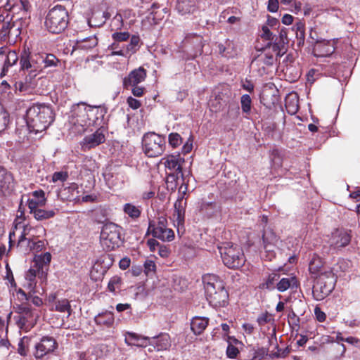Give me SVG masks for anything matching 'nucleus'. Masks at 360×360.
Segmentation results:
<instances>
[{"instance_id": "nucleus-20", "label": "nucleus", "mask_w": 360, "mask_h": 360, "mask_svg": "<svg viewBox=\"0 0 360 360\" xmlns=\"http://www.w3.org/2000/svg\"><path fill=\"white\" fill-rule=\"evenodd\" d=\"M40 268L41 267L34 264V266H32L26 274L25 278L28 281L27 286L31 290L34 288V281L37 276L39 278L45 277V274L41 275V270Z\"/></svg>"}, {"instance_id": "nucleus-61", "label": "nucleus", "mask_w": 360, "mask_h": 360, "mask_svg": "<svg viewBox=\"0 0 360 360\" xmlns=\"http://www.w3.org/2000/svg\"><path fill=\"white\" fill-rule=\"evenodd\" d=\"M30 227H28L27 226L25 225L23 226V231L18 239V247H21L22 245V243L27 240L26 238V236L28 234V231H30Z\"/></svg>"}, {"instance_id": "nucleus-59", "label": "nucleus", "mask_w": 360, "mask_h": 360, "mask_svg": "<svg viewBox=\"0 0 360 360\" xmlns=\"http://www.w3.org/2000/svg\"><path fill=\"white\" fill-rule=\"evenodd\" d=\"M68 191V192H76V195L74 193L72 194V196H68L70 200H75L78 197L79 191H78V186L77 184H72L69 187L65 188L63 191Z\"/></svg>"}, {"instance_id": "nucleus-55", "label": "nucleus", "mask_w": 360, "mask_h": 360, "mask_svg": "<svg viewBox=\"0 0 360 360\" xmlns=\"http://www.w3.org/2000/svg\"><path fill=\"white\" fill-rule=\"evenodd\" d=\"M169 144L175 148L181 143V138L177 133H172L169 135Z\"/></svg>"}, {"instance_id": "nucleus-54", "label": "nucleus", "mask_w": 360, "mask_h": 360, "mask_svg": "<svg viewBox=\"0 0 360 360\" xmlns=\"http://www.w3.org/2000/svg\"><path fill=\"white\" fill-rule=\"evenodd\" d=\"M112 37L115 40V41H126L129 39L130 34L128 32H115L112 34Z\"/></svg>"}, {"instance_id": "nucleus-18", "label": "nucleus", "mask_w": 360, "mask_h": 360, "mask_svg": "<svg viewBox=\"0 0 360 360\" xmlns=\"http://www.w3.org/2000/svg\"><path fill=\"white\" fill-rule=\"evenodd\" d=\"M299 285L297 279L295 276H288L286 278H282L276 283V288L279 292H284L288 289L296 290Z\"/></svg>"}, {"instance_id": "nucleus-32", "label": "nucleus", "mask_w": 360, "mask_h": 360, "mask_svg": "<svg viewBox=\"0 0 360 360\" xmlns=\"http://www.w3.org/2000/svg\"><path fill=\"white\" fill-rule=\"evenodd\" d=\"M12 180V174L4 167L0 166V191L6 186H8Z\"/></svg>"}, {"instance_id": "nucleus-5", "label": "nucleus", "mask_w": 360, "mask_h": 360, "mask_svg": "<svg viewBox=\"0 0 360 360\" xmlns=\"http://www.w3.org/2000/svg\"><path fill=\"white\" fill-rule=\"evenodd\" d=\"M336 277L331 271H324L317 277L313 285L312 294L316 300H323L334 289Z\"/></svg>"}, {"instance_id": "nucleus-44", "label": "nucleus", "mask_w": 360, "mask_h": 360, "mask_svg": "<svg viewBox=\"0 0 360 360\" xmlns=\"http://www.w3.org/2000/svg\"><path fill=\"white\" fill-rule=\"evenodd\" d=\"M44 68L49 67H56L59 63V60L53 54H43Z\"/></svg>"}, {"instance_id": "nucleus-52", "label": "nucleus", "mask_w": 360, "mask_h": 360, "mask_svg": "<svg viewBox=\"0 0 360 360\" xmlns=\"http://www.w3.org/2000/svg\"><path fill=\"white\" fill-rule=\"evenodd\" d=\"M203 280H204V283H205V288L209 285H214V288H216V285L218 282H222V281H221L217 276L214 275V274L208 275V276H205L203 278Z\"/></svg>"}, {"instance_id": "nucleus-45", "label": "nucleus", "mask_w": 360, "mask_h": 360, "mask_svg": "<svg viewBox=\"0 0 360 360\" xmlns=\"http://www.w3.org/2000/svg\"><path fill=\"white\" fill-rule=\"evenodd\" d=\"M241 109L243 112L249 114L251 110L252 100L248 94H244L240 98Z\"/></svg>"}, {"instance_id": "nucleus-46", "label": "nucleus", "mask_w": 360, "mask_h": 360, "mask_svg": "<svg viewBox=\"0 0 360 360\" xmlns=\"http://www.w3.org/2000/svg\"><path fill=\"white\" fill-rule=\"evenodd\" d=\"M46 203V198L39 200L30 199L28 200V208L31 214L34 213V210H38L40 206H44Z\"/></svg>"}, {"instance_id": "nucleus-28", "label": "nucleus", "mask_w": 360, "mask_h": 360, "mask_svg": "<svg viewBox=\"0 0 360 360\" xmlns=\"http://www.w3.org/2000/svg\"><path fill=\"white\" fill-rule=\"evenodd\" d=\"M98 44V39L96 36H91L89 37L77 40V46L79 49L89 50L95 47Z\"/></svg>"}, {"instance_id": "nucleus-22", "label": "nucleus", "mask_w": 360, "mask_h": 360, "mask_svg": "<svg viewBox=\"0 0 360 360\" xmlns=\"http://www.w3.org/2000/svg\"><path fill=\"white\" fill-rule=\"evenodd\" d=\"M209 319L205 317H194L191 320V328L195 335L201 334L208 325Z\"/></svg>"}, {"instance_id": "nucleus-29", "label": "nucleus", "mask_w": 360, "mask_h": 360, "mask_svg": "<svg viewBox=\"0 0 360 360\" xmlns=\"http://www.w3.org/2000/svg\"><path fill=\"white\" fill-rule=\"evenodd\" d=\"M280 279V275L277 273H272L269 275L266 281L259 285L262 289H267L269 290H274L276 288L275 283Z\"/></svg>"}, {"instance_id": "nucleus-49", "label": "nucleus", "mask_w": 360, "mask_h": 360, "mask_svg": "<svg viewBox=\"0 0 360 360\" xmlns=\"http://www.w3.org/2000/svg\"><path fill=\"white\" fill-rule=\"evenodd\" d=\"M18 57L15 51H9L6 56V58L4 62V65L11 67L16 63Z\"/></svg>"}, {"instance_id": "nucleus-8", "label": "nucleus", "mask_w": 360, "mask_h": 360, "mask_svg": "<svg viewBox=\"0 0 360 360\" xmlns=\"http://www.w3.org/2000/svg\"><path fill=\"white\" fill-rule=\"evenodd\" d=\"M121 228L112 222L105 223L101 229V240L108 250L119 247L121 243Z\"/></svg>"}, {"instance_id": "nucleus-1", "label": "nucleus", "mask_w": 360, "mask_h": 360, "mask_svg": "<svg viewBox=\"0 0 360 360\" xmlns=\"http://www.w3.org/2000/svg\"><path fill=\"white\" fill-rule=\"evenodd\" d=\"M54 119L53 109L45 104H33L26 111L27 127L36 134L46 130Z\"/></svg>"}, {"instance_id": "nucleus-14", "label": "nucleus", "mask_w": 360, "mask_h": 360, "mask_svg": "<svg viewBox=\"0 0 360 360\" xmlns=\"http://www.w3.org/2000/svg\"><path fill=\"white\" fill-rule=\"evenodd\" d=\"M147 76V71L143 67H139L129 72L127 77L123 79V85L125 89L129 86H136L143 82Z\"/></svg>"}, {"instance_id": "nucleus-33", "label": "nucleus", "mask_w": 360, "mask_h": 360, "mask_svg": "<svg viewBox=\"0 0 360 360\" xmlns=\"http://www.w3.org/2000/svg\"><path fill=\"white\" fill-rule=\"evenodd\" d=\"M124 212L132 219H137L140 217L141 210L139 207H136L131 203H127L124 206Z\"/></svg>"}, {"instance_id": "nucleus-48", "label": "nucleus", "mask_w": 360, "mask_h": 360, "mask_svg": "<svg viewBox=\"0 0 360 360\" xmlns=\"http://www.w3.org/2000/svg\"><path fill=\"white\" fill-rule=\"evenodd\" d=\"M181 176V174H179V172H171L167 174V185H170L172 189L174 188L177 186V181Z\"/></svg>"}, {"instance_id": "nucleus-15", "label": "nucleus", "mask_w": 360, "mask_h": 360, "mask_svg": "<svg viewBox=\"0 0 360 360\" xmlns=\"http://www.w3.org/2000/svg\"><path fill=\"white\" fill-rule=\"evenodd\" d=\"M351 240L349 234L344 230H337L333 233L330 246L334 249L347 245Z\"/></svg>"}, {"instance_id": "nucleus-42", "label": "nucleus", "mask_w": 360, "mask_h": 360, "mask_svg": "<svg viewBox=\"0 0 360 360\" xmlns=\"http://www.w3.org/2000/svg\"><path fill=\"white\" fill-rule=\"evenodd\" d=\"M31 342V338L28 337H23L21 338L18 344V353L22 356H26L28 351V347Z\"/></svg>"}, {"instance_id": "nucleus-53", "label": "nucleus", "mask_w": 360, "mask_h": 360, "mask_svg": "<svg viewBox=\"0 0 360 360\" xmlns=\"http://www.w3.org/2000/svg\"><path fill=\"white\" fill-rule=\"evenodd\" d=\"M68 178V173L67 172H56L53 174L52 181L57 182L58 181L61 182L65 181Z\"/></svg>"}, {"instance_id": "nucleus-63", "label": "nucleus", "mask_w": 360, "mask_h": 360, "mask_svg": "<svg viewBox=\"0 0 360 360\" xmlns=\"http://www.w3.org/2000/svg\"><path fill=\"white\" fill-rule=\"evenodd\" d=\"M261 60L266 65H272L274 63V57L271 53H265L264 56L261 57Z\"/></svg>"}, {"instance_id": "nucleus-50", "label": "nucleus", "mask_w": 360, "mask_h": 360, "mask_svg": "<svg viewBox=\"0 0 360 360\" xmlns=\"http://www.w3.org/2000/svg\"><path fill=\"white\" fill-rule=\"evenodd\" d=\"M144 272L146 276H150L155 272L156 265L153 260L147 259L143 264Z\"/></svg>"}, {"instance_id": "nucleus-43", "label": "nucleus", "mask_w": 360, "mask_h": 360, "mask_svg": "<svg viewBox=\"0 0 360 360\" xmlns=\"http://www.w3.org/2000/svg\"><path fill=\"white\" fill-rule=\"evenodd\" d=\"M56 309L60 312H68V315L71 314V307L68 300L63 299L58 300L56 302Z\"/></svg>"}, {"instance_id": "nucleus-60", "label": "nucleus", "mask_w": 360, "mask_h": 360, "mask_svg": "<svg viewBox=\"0 0 360 360\" xmlns=\"http://www.w3.org/2000/svg\"><path fill=\"white\" fill-rule=\"evenodd\" d=\"M112 25L116 29H120L122 27L123 18H122V16L121 14H120V13L116 14V15L112 18Z\"/></svg>"}, {"instance_id": "nucleus-9", "label": "nucleus", "mask_w": 360, "mask_h": 360, "mask_svg": "<svg viewBox=\"0 0 360 360\" xmlns=\"http://www.w3.org/2000/svg\"><path fill=\"white\" fill-rule=\"evenodd\" d=\"M21 69L27 70L31 77H36L44 69L43 54H31L25 51L20 57Z\"/></svg>"}, {"instance_id": "nucleus-24", "label": "nucleus", "mask_w": 360, "mask_h": 360, "mask_svg": "<svg viewBox=\"0 0 360 360\" xmlns=\"http://www.w3.org/2000/svg\"><path fill=\"white\" fill-rule=\"evenodd\" d=\"M285 108L288 113L295 115L299 110V98L297 94H290L285 98Z\"/></svg>"}, {"instance_id": "nucleus-21", "label": "nucleus", "mask_w": 360, "mask_h": 360, "mask_svg": "<svg viewBox=\"0 0 360 360\" xmlns=\"http://www.w3.org/2000/svg\"><path fill=\"white\" fill-rule=\"evenodd\" d=\"M149 345H153L158 351L166 350L171 345L169 337L167 334L153 338L152 340L149 342Z\"/></svg>"}, {"instance_id": "nucleus-7", "label": "nucleus", "mask_w": 360, "mask_h": 360, "mask_svg": "<svg viewBox=\"0 0 360 360\" xmlns=\"http://www.w3.org/2000/svg\"><path fill=\"white\" fill-rule=\"evenodd\" d=\"M165 139L154 132L144 134L142 139L143 150L150 158L161 155L165 150Z\"/></svg>"}, {"instance_id": "nucleus-19", "label": "nucleus", "mask_w": 360, "mask_h": 360, "mask_svg": "<svg viewBox=\"0 0 360 360\" xmlns=\"http://www.w3.org/2000/svg\"><path fill=\"white\" fill-rule=\"evenodd\" d=\"M186 201L184 202L183 199H178L174 204V213L173 214L174 220L177 223L178 226L183 225L185 218V206Z\"/></svg>"}, {"instance_id": "nucleus-34", "label": "nucleus", "mask_w": 360, "mask_h": 360, "mask_svg": "<svg viewBox=\"0 0 360 360\" xmlns=\"http://www.w3.org/2000/svg\"><path fill=\"white\" fill-rule=\"evenodd\" d=\"M139 42L140 37L137 35H133L130 39L129 44L126 45L124 48L126 54L136 53L139 49Z\"/></svg>"}, {"instance_id": "nucleus-12", "label": "nucleus", "mask_w": 360, "mask_h": 360, "mask_svg": "<svg viewBox=\"0 0 360 360\" xmlns=\"http://www.w3.org/2000/svg\"><path fill=\"white\" fill-rule=\"evenodd\" d=\"M105 136L101 129H97L93 134L86 136L81 142L82 148L88 150L104 143Z\"/></svg>"}, {"instance_id": "nucleus-62", "label": "nucleus", "mask_w": 360, "mask_h": 360, "mask_svg": "<svg viewBox=\"0 0 360 360\" xmlns=\"http://www.w3.org/2000/svg\"><path fill=\"white\" fill-rule=\"evenodd\" d=\"M261 37L268 41H272L274 39L273 33L269 30L267 26L262 27V34Z\"/></svg>"}, {"instance_id": "nucleus-36", "label": "nucleus", "mask_w": 360, "mask_h": 360, "mask_svg": "<svg viewBox=\"0 0 360 360\" xmlns=\"http://www.w3.org/2000/svg\"><path fill=\"white\" fill-rule=\"evenodd\" d=\"M323 266V262L321 259L316 255H314L311 259L309 264V270L311 274H317L321 271Z\"/></svg>"}, {"instance_id": "nucleus-6", "label": "nucleus", "mask_w": 360, "mask_h": 360, "mask_svg": "<svg viewBox=\"0 0 360 360\" xmlns=\"http://www.w3.org/2000/svg\"><path fill=\"white\" fill-rule=\"evenodd\" d=\"M15 312L19 314L16 323L20 329L30 330L37 323L39 314L27 302H22L14 307Z\"/></svg>"}, {"instance_id": "nucleus-17", "label": "nucleus", "mask_w": 360, "mask_h": 360, "mask_svg": "<svg viewBox=\"0 0 360 360\" xmlns=\"http://www.w3.org/2000/svg\"><path fill=\"white\" fill-rule=\"evenodd\" d=\"M197 0H177L176 8L181 15L193 13L197 8Z\"/></svg>"}, {"instance_id": "nucleus-26", "label": "nucleus", "mask_w": 360, "mask_h": 360, "mask_svg": "<svg viewBox=\"0 0 360 360\" xmlns=\"http://www.w3.org/2000/svg\"><path fill=\"white\" fill-rule=\"evenodd\" d=\"M94 320L98 325H104L109 327L114 323V315L110 311H105L96 316Z\"/></svg>"}, {"instance_id": "nucleus-30", "label": "nucleus", "mask_w": 360, "mask_h": 360, "mask_svg": "<svg viewBox=\"0 0 360 360\" xmlns=\"http://www.w3.org/2000/svg\"><path fill=\"white\" fill-rule=\"evenodd\" d=\"M3 10L0 13V24L9 19L11 16L8 11L14 8V5L10 4L9 0H0Z\"/></svg>"}, {"instance_id": "nucleus-16", "label": "nucleus", "mask_w": 360, "mask_h": 360, "mask_svg": "<svg viewBox=\"0 0 360 360\" xmlns=\"http://www.w3.org/2000/svg\"><path fill=\"white\" fill-rule=\"evenodd\" d=\"M165 167L171 172H179L181 176H183L182 172V163L184 162V159L181 158L179 155H169L164 158Z\"/></svg>"}, {"instance_id": "nucleus-38", "label": "nucleus", "mask_w": 360, "mask_h": 360, "mask_svg": "<svg viewBox=\"0 0 360 360\" xmlns=\"http://www.w3.org/2000/svg\"><path fill=\"white\" fill-rule=\"evenodd\" d=\"M229 339L231 341L229 342V345L226 349V355L229 358L234 359L239 353V350L236 347L233 345V343H238V340L235 338H229Z\"/></svg>"}, {"instance_id": "nucleus-40", "label": "nucleus", "mask_w": 360, "mask_h": 360, "mask_svg": "<svg viewBox=\"0 0 360 360\" xmlns=\"http://www.w3.org/2000/svg\"><path fill=\"white\" fill-rule=\"evenodd\" d=\"M10 122L9 114L0 108V133L4 131Z\"/></svg>"}, {"instance_id": "nucleus-64", "label": "nucleus", "mask_w": 360, "mask_h": 360, "mask_svg": "<svg viewBox=\"0 0 360 360\" xmlns=\"http://www.w3.org/2000/svg\"><path fill=\"white\" fill-rule=\"evenodd\" d=\"M121 280L119 277H113L110 279L109 283H108V289L111 292H115L116 286L120 284Z\"/></svg>"}, {"instance_id": "nucleus-58", "label": "nucleus", "mask_w": 360, "mask_h": 360, "mask_svg": "<svg viewBox=\"0 0 360 360\" xmlns=\"http://www.w3.org/2000/svg\"><path fill=\"white\" fill-rule=\"evenodd\" d=\"M271 321V315L268 312L262 314L258 316L257 321L259 326H264L266 323H270Z\"/></svg>"}, {"instance_id": "nucleus-56", "label": "nucleus", "mask_w": 360, "mask_h": 360, "mask_svg": "<svg viewBox=\"0 0 360 360\" xmlns=\"http://www.w3.org/2000/svg\"><path fill=\"white\" fill-rule=\"evenodd\" d=\"M268 352L269 350L266 348H259L255 352L254 356L251 360H261L268 354Z\"/></svg>"}, {"instance_id": "nucleus-51", "label": "nucleus", "mask_w": 360, "mask_h": 360, "mask_svg": "<svg viewBox=\"0 0 360 360\" xmlns=\"http://www.w3.org/2000/svg\"><path fill=\"white\" fill-rule=\"evenodd\" d=\"M44 246V243L42 240L34 242L31 239L27 240V247L30 250H34L36 251H41Z\"/></svg>"}, {"instance_id": "nucleus-41", "label": "nucleus", "mask_w": 360, "mask_h": 360, "mask_svg": "<svg viewBox=\"0 0 360 360\" xmlns=\"http://www.w3.org/2000/svg\"><path fill=\"white\" fill-rule=\"evenodd\" d=\"M98 349L96 348H89L84 352L79 354V360H97Z\"/></svg>"}, {"instance_id": "nucleus-2", "label": "nucleus", "mask_w": 360, "mask_h": 360, "mask_svg": "<svg viewBox=\"0 0 360 360\" xmlns=\"http://www.w3.org/2000/svg\"><path fill=\"white\" fill-rule=\"evenodd\" d=\"M107 110L101 106L79 104L73 110V115L77 117V122L81 125H101Z\"/></svg>"}, {"instance_id": "nucleus-13", "label": "nucleus", "mask_w": 360, "mask_h": 360, "mask_svg": "<svg viewBox=\"0 0 360 360\" xmlns=\"http://www.w3.org/2000/svg\"><path fill=\"white\" fill-rule=\"evenodd\" d=\"M334 41L317 39L314 45L313 53L316 57H327L335 50Z\"/></svg>"}, {"instance_id": "nucleus-27", "label": "nucleus", "mask_w": 360, "mask_h": 360, "mask_svg": "<svg viewBox=\"0 0 360 360\" xmlns=\"http://www.w3.org/2000/svg\"><path fill=\"white\" fill-rule=\"evenodd\" d=\"M104 179L106 182L110 186H116L119 181L122 183L124 181V176L122 172H106L104 174Z\"/></svg>"}, {"instance_id": "nucleus-3", "label": "nucleus", "mask_w": 360, "mask_h": 360, "mask_svg": "<svg viewBox=\"0 0 360 360\" xmlns=\"http://www.w3.org/2000/svg\"><path fill=\"white\" fill-rule=\"evenodd\" d=\"M68 12L65 7L57 5L49 10L45 20V26L51 33L60 34L68 27Z\"/></svg>"}, {"instance_id": "nucleus-11", "label": "nucleus", "mask_w": 360, "mask_h": 360, "mask_svg": "<svg viewBox=\"0 0 360 360\" xmlns=\"http://www.w3.org/2000/svg\"><path fill=\"white\" fill-rule=\"evenodd\" d=\"M57 342L52 337H43L40 342L34 345V355L36 359H40L46 354L52 353L57 348Z\"/></svg>"}, {"instance_id": "nucleus-23", "label": "nucleus", "mask_w": 360, "mask_h": 360, "mask_svg": "<svg viewBox=\"0 0 360 360\" xmlns=\"http://www.w3.org/2000/svg\"><path fill=\"white\" fill-rule=\"evenodd\" d=\"M125 342L128 345H134L141 347H145L146 344L139 343V341L148 342L150 341L148 337H143L135 333L127 332L125 335Z\"/></svg>"}, {"instance_id": "nucleus-4", "label": "nucleus", "mask_w": 360, "mask_h": 360, "mask_svg": "<svg viewBox=\"0 0 360 360\" xmlns=\"http://www.w3.org/2000/svg\"><path fill=\"white\" fill-rule=\"evenodd\" d=\"M219 249L223 263L228 268L238 269L244 265L245 257L242 248L238 245L226 243Z\"/></svg>"}, {"instance_id": "nucleus-37", "label": "nucleus", "mask_w": 360, "mask_h": 360, "mask_svg": "<svg viewBox=\"0 0 360 360\" xmlns=\"http://www.w3.org/2000/svg\"><path fill=\"white\" fill-rule=\"evenodd\" d=\"M277 236L271 231L264 232L262 236V240L264 244V248L267 251H271L269 249V246L271 244L275 243L277 241Z\"/></svg>"}, {"instance_id": "nucleus-39", "label": "nucleus", "mask_w": 360, "mask_h": 360, "mask_svg": "<svg viewBox=\"0 0 360 360\" xmlns=\"http://www.w3.org/2000/svg\"><path fill=\"white\" fill-rule=\"evenodd\" d=\"M153 236L162 241H172L174 238V232L172 229L166 228L162 230L160 233L155 234Z\"/></svg>"}, {"instance_id": "nucleus-25", "label": "nucleus", "mask_w": 360, "mask_h": 360, "mask_svg": "<svg viewBox=\"0 0 360 360\" xmlns=\"http://www.w3.org/2000/svg\"><path fill=\"white\" fill-rule=\"evenodd\" d=\"M166 228H167V219L165 217H160L158 219L157 224L153 221L149 222L148 231L150 232L152 235L154 236L155 234L160 233L162 232V230Z\"/></svg>"}, {"instance_id": "nucleus-57", "label": "nucleus", "mask_w": 360, "mask_h": 360, "mask_svg": "<svg viewBox=\"0 0 360 360\" xmlns=\"http://www.w3.org/2000/svg\"><path fill=\"white\" fill-rule=\"evenodd\" d=\"M110 48L112 51V54L115 56H126V52L124 48L120 49H119V44L117 41H115L112 45L110 46Z\"/></svg>"}, {"instance_id": "nucleus-47", "label": "nucleus", "mask_w": 360, "mask_h": 360, "mask_svg": "<svg viewBox=\"0 0 360 360\" xmlns=\"http://www.w3.org/2000/svg\"><path fill=\"white\" fill-rule=\"evenodd\" d=\"M11 21L12 17L0 24L1 34L4 37L9 36L11 30L14 26V23Z\"/></svg>"}, {"instance_id": "nucleus-31", "label": "nucleus", "mask_w": 360, "mask_h": 360, "mask_svg": "<svg viewBox=\"0 0 360 360\" xmlns=\"http://www.w3.org/2000/svg\"><path fill=\"white\" fill-rule=\"evenodd\" d=\"M51 260V255L49 252H46L34 259V264L41 266V275L45 274L44 267H46Z\"/></svg>"}, {"instance_id": "nucleus-10", "label": "nucleus", "mask_w": 360, "mask_h": 360, "mask_svg": "<svg viewBox=\"0 0 360 360\" xmlns=\"http://www.w3.org/2000/svg\"><path fill=\"white\" fill-rule=\"evenodd\" d=\"M205 292L207 300L214 307H224L228 303L229 293L225 290L223 282H218L216 288L209 285L206 287Z\"/></svg>"}, {"instance_id": "nucleus-35", "label": "nucleus", "mask_w": 360, "mask_h": 360, "mask_svg": "<svg viewBox=\"0 0 360 360\" xmlns=\"http://www.w3.org/2000/svg\"><path fill=\"white\" fill-rule=\"evenodd\" d=\"M55 214L56 212L54 210H44L39 208L38 210H34L33 216L37 220L42 221L52 218Z\"/></svg>"}]
</instances>
